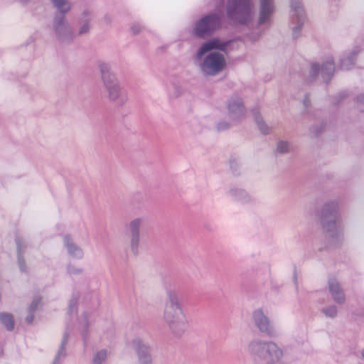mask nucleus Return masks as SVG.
<instances>
[{
	"instance_id": "6ab92c4d",
	"label": "nucleus",
	"mask_w": 364,
	"mask_h": 364,
	"mask_svg": "<svg viewBox=\"0 0 364 364\" xmlns=\"http://www.w3.org/2000/svg\"><path fill=\"white\" fill-rule=\"evenodd\" d=\"M50 1L62 14H67L71 10V4L68 0H50Z\"/></svg>"
},
{
	"instance_id": "39448f33",
	"label": "nucleus",
	"mask_w": 364,
	"mask_h": 364,
	"mask_svg": "<svg viewBox=\"0 0 364 364\" xmlns=\"http://www.w3.org/2000/svg\"><path fill=\"white\" fill-rule=\"evenodd\" d=\"M97 68L108 100L118 105L124 104L127 101V94L122 89L118 78L112 71L111 65L108 63L98 61Z\"/></svg>"
},
{
	"instance_id": "c756f323",
	"label": "nucleus",
	"mask_w": 364,
	"mask_h": 364,
	"mask_svg": "<svg viewBox=\"0 0 364 364\" xmlns=\"http://www.w3.org/2000/svg\"><path fill=\"white\" fill-rule=\"evenodd\" d=\"M358 107L361 111H364V95L358 97Z\"/></svg>"
},
{
	"instance_id": "4468645a",
	"label": "nucleus",
	"mask_w": 364,
	"mask_h": 364,
	"mask_svg": "<svg viewBox=\"0 0 364 364\" xmlns=\"http://www.w3.org/2000/svg\"><path fill=\"white\" fill-rule=\"evenodd\" d=\"M334 72V65L332 59L328 60L325 64L320 66L318 64H313L311 73L314 75H321L323 80H328Z\"/></svg>"
},
{
	"instance_id": "2f4dec72",
	"label": "nucleus",
	"mask_w": 364,
	"mask_h": 364,
	"mask_svg": "<svg viewBox=\"0 0 364 364\" xmlns=\"http://www.w3.org/2000/svg\"><path fill=\"white\" fill-rule=\"evenodd\" d=\"M68 271L70 274H80L82 270L79 268H75V267H68Z\"/></svg>"
},
{
	"instance_id": "b1692460",
	"label": "nucleus",
	"mask_w": 364,
	"mask_h": 364,
	"mask_svg": "<svg viewBox=\"0 0 364 364\" xmlns=\"http://www.w3.org/2000/svg\"><path fill=\"white\" fill-rule=\"evenodd\" d=\"M90 323V314L82 312L79 318V326L82 331H87Z\"/></svg>"
},
{
	"instance_id": "c85d7f7f",
	"label": "nucleus",
	"mask_w": 364,
	"mask_h": 364,
	"mask_svg": "<svg viewBox=\"0 0 364 364\" xmlns=\"http://www.w3.org/2000/svg\"><path fill=\"white\" fill-rule=\"evenodd\" d=\"M40 304H41V298L35 297L29 306L28 311L31 313H34L38 309Z\"/></svg>"
},
{
	"instance_id": "0eeeda50",
	"label": "nucleus",
	"mask_w": 364,
	"mask_h": 364,
	"mask_svg": "<svg viewBox=\"0 0 364 364\" xmlns=\"http://www.w3.org/2000/svg\"><path fill=\"white\" fill-rule=\"evenodd\" d=\"M338 204L335 202L326 204L323 210V226L325 231L331 237L341 235L343 225L337 215Z\"/></svg>"
},
{
	"instance_id": "20e7f679",
	"label": "nucleus",
	"mask_w": 364,
	"mask_h": 364,
	"mask_svg": "<svg viewBox=\"0 0 364 364\" xmlns=\"http://www.w3.org/2000/svg\"><path fill=\"white\" fill-rule=\"evenodd\" d=\"M246 350L255 364H279L284 355L283 348L277 343L259 338L250 340Z\"/></svg>"
},
{
	"instance_id": "f3484780",
	"label": "nucleus",
	"mask_w": 364,
	"mask_h": 364,
	"mask_svg": "<svg viewBox=\"0 0 364 364\" xmlns=\"http://www.w3.org/2000/svg\"><path fill=\"white\" fill-rule=\"evenodd\" d=\"M228 194L234 200L242 203H247L252 201V196L245 189L235 186L228 191Z\"/></svg>"
},
{
	"instance_id": "7ed1b4c3",
	"label": "nucleus",
	"mask_w": 364,
	"mask_h": 364,
	"mask_svg": "<svg viewBox=\"0 0 364 364\" xmlns=\"http://www.w3.org/2000/svg\"><path fill=\"white\" fill-rule=\"evenodd\" d=\"M162 319L169 332L175 337L180 338L189 328V323L178 292L174 289L166 291Z\"/></svg>"
},
{
	"instance_id": "ddd939ff",
	"label": "nucleus",
	"mask_w": 364,
	"mask_h": 364,
	"mask_svg": "<svg viewBox=\"0 0 364 364\" xmlns=\"http://www.w3.org/2000/svg\"><path fill=\"white\" fill-rule=\"evenodd\" d=\"M133 346L136 355L135 364H153L151 348L146 342L135 339Z\"/></svg>"
},
{
	"instance_id": "473e14b6",
	"label": "nucleus",
	"mask_w": 364,
	"mask_h": 364,
	"mask_svg": "<svg viewBox=\"0 0 364 364\" xmlns=\"http://www.w3.org/2000/svg\"><path fill=\"white\" fill-rule=\"evenodd\" d=\"M33 318H34L33 313H31L28 311V314L26 317V322L28 323H31L33 322Z\"/></svg>"
},
{
	"instance_id": "e433bc0d",
	"label": "nucleus",
	"mask_w": 364,
	"mask_h": 364,
	"mask_svg": "<svg viewBox=\"0 0 364 364\" xmlns=\"http://www.w3.org/2000/svg\"><path fill=\"white\" fill-rule=\"evenodd\" d=\"M28 0H20L22 4H26Z\"/></svg>"
},
{
	"instance_id": "a878e982",
	"label": "nucleus",
	"mask_w": 364,
	"mask_h": 364,
	"mask_svg": "<svg viewBox=\"0 0 364 364\" xmlns=\"http://www.w3.org/2000/svg\"><path fill=\"white\" fill-rule=\"evenodd\" d=\"M107 358V351L105 349L97 351L93 356V364H102Z\"/></svg>"
},
{
	"instance_id": "6e6552de",
	"label": "nucleus",
	"mask_w": 364,
	"mask_h": 364,
	"mask_svg": "<svg viewBox=\"0 0 364 364\" xmlns=\"http://www.w3.org/2000/svg\"><path fill=\"white\" fill-rule=\"evenodd\" d=\"M220 18L221 14H212L202 18L194 26V34L200 37L210 35L220 26Z\"/></svg>"
},
{
	"instance_id": "f257e3e1",
	"label": "nucleus",
	"mask_w": 364,
	"mask_h": 364,
	"mask_svg": "<svg viewBox=\"0 0 364 364\" xmlns=\"http://www.w3.org/2000/svg\"><path fill=\"white\" fill-rule=\"evenodd\" d=\"M274 9V0H228L226 14L235 23L249 26L257 20L262 25L270 21Z\"/></svg>"
},
{
	"instance_id": "9d476101",
	"label": "nucleus",
	"mask_w": 364,
	"mask_h": 364,
	"mask_svg": "<svg viewBox=\"0 0 364 364\" xmlns=\"http://www.w3.org/2000/svg\"><path fill=\"white\" fill-rule=\"evenodd\" d=\"M142 225L143 219L139 217L132 219L127 225V230L129 233L128 245L130 251L134 255L139 252Z\"/></svg>"
},
{
	"instance_id": "bb28decb",
	"label": "nucleus",
	"mask_w": 364,
	"mask_h": 364,
	"mask_svg": "<svg viewBox=\"0 0 364 364\" xmlns=\"http://www.w3.org/2000/svg\"><path fill=\"white\" fill-rule=\"evenodd\" d=\"M355 55V54L353 53V55L350 56L348 55L341 60V68L342 70H349L352 68L354 63Z\"/></svg>"
},
{
	"instance_id": "7c9ffc66",
	"label": "nucleus",
	"mask_w": 364,
	"mask_h": 364,
	"mask_svg": "<svg viewBox=\"0 0 364 364\" xmlns=\"http://www.w3.org/2000/svg\"><path fill=\"white\" fill-rule=\"evenodd\" d=\"M131 30L134 34H138L141 30V27L139 24H134L131 27Z\"/></svg>"
},
{
	"instance_id": "9b49d317",
	"label": "nucleus",
	"mask_w": 364,
	"mask_h": 364,
	"mask_svg": "<svg viewBox=\"0 0 364 364\" xmlns=\"http://www.w3.org/2000/svg\"><path fill=\"white\" fill-rule=\"evenodd\" d=\"M252 321L258 331L269 337H275L277 331L271 319L259 308L252 312Z\"/></svg>"
},
{
	"instance_id": "1a4fd4ad",
	"label": "nucleus",
	"mask_w": 364,
	"mask_h": 364,
	"mask_svg": "<svg viewBox=\"0 0 364 364\" xmlns=\"http://www.w3.org/2000/svg\"><path fill=\"white\" fill-rule=\"evenodd\" d=\"M53 29L56 38L60 41H70L75 36L72 26L68 21L66 17L63 15L55 16L53 21Z\"/></svg>"
},
{
	"instance_id": "393cba45",
	"label": "nucleus",
	"mask_w": 364,
	"mask_h": 364,
	"mask_svg": "<svg viewBox=\"0 0 364 364\" xmlns=\"http://www.w3.org/2000/svg\"><path fill=\"white\" fill-rule=\"evenodd\" d=\"M255 120L263 134H267L269 132V127L265 124L259 113H255Z\"/></svg>"
},
{
	"instance_id": "c9c22d12",
	"label": "nucleus",
	"mask_w": 364,
	"mask_h": 364,
	"mask_svg": "<svg viewBox=\"0 0 364 364\" xmlns=\"http://www.w3.org/2000/svg\"><path fill=\"white\" fill-rule=\"evenodd\" d=\"M360 353H361L362 358L364 359V348L362 350Z\"/></svg>"
},
{
	"instance_id": "a211bd4d",
	"label": "nucleus",
	"mask_w": 364,
	"mask_h": 364,
	"mask_svg": "<svg viewBox=\"0 0 364 364\" xmlns=\"http://www.w3.org/2000/svg\"><path fill=\"white\" fill-rule=\"evenodd\" d=\"M328 287L333 300L339 304L343 303L345 301V295L338 282L335 279H330Z\"/></svg>"
},
{
	"instance_id": "cd10ccee",
	"label": "nucleus",
	"mask_w": 364,
	"mask_h": 364,
	"mask_svg": "<svg viewBox=\"0 0 364 364\" xmlns=\"http://www.w3.org/2000/svg\"><path fill=\"white\" fill-rule=\"evenodd\" d=\"M337 312H338L337 308L333 305L325 307L322 309V313L326 316L329 317V318L336 317L337 315Z\"/></svg>"
},
{
	"instance_id": "4be33fe9",
	"label": "nucleus",
	"mask_w": 364,
	"mask_h": 364,
	"mask_svg": "<svg viewBox=\"0 0 364 364\" xmlns=\"http://www.w3.org/2000/svg\"><path fill=\"white\" fill-rule=\"evenodd\" d=\"M0 322L9 331L14 328V318L9 314L0 313Z\"/></svg>"
},
{
	"instance_id": "72a5a7b5",
	"label": "nucleus",
	"mask_w": 364,
	"mask_h": 364,
	"mask_svg": "<svg viewBox=\"0 0 364 364\" xmlns=\"http://www.w3.org/2000/svg\"><path fill=\"white\" fill-rule=\"evenodd\" d=\"M75 302L72 301L69 305V310H68L69 313H73L75 311Z\"/></svg>"
},
{
	"instance_id": "412c9836",
	"label": "nucleus",
	"mask_w": 364,
	"mask_h": 364,
	"mask_svg": "<svg viewBox=\"0 0 364 364\" xmlns=\"http://www.w3.org/2000/svg\"><path fill=\"white\" fill-rule=\"evenodd\" d=\"M68 339H69V333L68 332H65L63 335L61 346L55 355V358L54 360V364H58L59 360L65 356V346L66 343H68Z\"/></svg>"
},
{
	"instance_id": "f8f14e48",
	"label": "nucleus",
	"mask_w": 364,
	"mask_h": 364,
	"mask_svg": "<svg viewBox=\"0 0 364 364\" xmlns=\"http://www.w3.org/2000/svg\"><path fill=\"white\" fill-rule=\"evenodd\" d=\"M292 11V36L294 38L299 36L302 26L306 21V15L299 0H290Z\"/></svg>"
},
{
	"instance_id": "423d86ee",
	"label": "nucleus",
	"mask_w": 364,
	"mask_h": 364,
	"mask_svg": "<svg viewBox=\"0 0 364 364\" xmlns=\"http://www.w3.org/2000/svg\"><path fill=\"white\" fill-rule=\"evenodd\" d=\"M227 114L230 122H221L217 125L219 131H223L228 129L232 124L237 123L246 117V109L243 100L237 95L230 97L226 103Z\"/></svg>"
},
{
	"instance_id": "2eb2a0df",
	"label": "nucleus",
	"mask_w": 364,
	"mask_h": 364,
	"mask_svg": "<svg viewBox=\"0 0 364 364\" xmlns=\"http://www.w3.org/2000/svg\"><path fill=\"white\" fill-rule=\"evenodd\" d=\"M92 12L88 9L82 11L78 18L77 35L83 36L90 33L91 29Z\"/></svg>"
},
{
	"instance_id": "5701e85b",
	"label": "nucleus",
	"mask_w": 364,
	"mask_h": 364,
	"mask_svg": "<svg viewBox=\"0 0 364 364\" xmlns=\"http://www.w3.org/2000/svg\"><path fill=\"white\" fill-rule=\"evenodd\" d=\"M292 149L291 144L287 141L281 140L277 143V151L280 154H287Z\"/></svg>"
},
{
	"instance_id": "aec40b11",
	"label": "nucleus",
	"mask_w": 364,
	"mask_h": 364,
	"mask_svg": "<svg viewBox=\"0 0 364 364\" xmlns=\"http://www.w3.org/2000/svg\"><path fill=\"white\" fill-rule=\"evenodd\" d=\"M17 248H18V263L21 272H26V268L23 258L22 257L23 248L26 247L25 242L21 239L16 240Z\"/></svg>"
},
{
	"instance_id": "f704fd0d",
	"label": "nucleus",
	"mask_w": 364,
	"mask_h": 364,
	"mask_svg": "<svg viewBox=\"0 0 364 364\" xmlns=\"http://www.w3.org/2000/svg\"><path fill=\"white\" fill-rule=\"evenodd\" d=\"M108 330H109V331L110 333L112 332V331H113V325L112 323H109Z\"/></svg>"
},
{
	"instance_id": "dca6fc26",
	"label": "nucleus",
	"mask_w": 364,
	"mask_h": 364,
	"mask_svg": "<svg viewBox=\"0 0 364 364\" xmlns=\"http://www.w3.org/2000/svg\"><path fill=\"white\" fill-rule=\"evenodd\" d=\"M63 242L70 257L76 259H80L83 257L84 252L82 249L74 242L70 237L65 236L63 239Z\"/></svg>"
},
{
	"instance_id": "f03ea898",
	"label": "nucleus",
	"mask_w": 364,
	"mask_h": 364,
	"mask_svg": "<svg viewBox=\"0 0 364 364\" xmlns=\"http://www.w3.org/2000/svg\"><path fill=\"white\" fill-rule=\"evenodd\" d=\"M228 43L219 38H212L198 48L195 62L200 73L213 77L223 73L228 67L226 48Z\"/></svg>"
}]
</instances>
